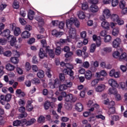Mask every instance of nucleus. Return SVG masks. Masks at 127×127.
<instances>
[{
  "label": "nucleus",
  "mask_w": 127,
  "mask_h": 127,
  "mask_svg": "<svg viewBox=\"0 0 127 127\" xmlns=\"http://www.w3.org/2000/svg\"><path fill=\"white\" fill-rule=\"evenodd\" d=\"M114 114H116V108L115 107H110L108 111L109 116L114 115Z\"/></svg>",
  "instance_id": "nucleus-30"
},
{
  "label": "nucleus",
  "mask_w": 127,
  "mask_h": 127,
  "mask_svg": "<svg viewBox=\"0 0 127 127\" xmlns=\"http://www.w3.org/2000/svg\"><path fill=\"white\" fill-rule=\"evenodd\" d=\"M111 17V12L110 10L105 9L103 11V15L100 17V20H106L107 18H110Z\"/></svg>",
  "instance_id": "nucleus-3"
},
{
  "label": "nucleus",
  "mask_w": 127,
  "mask_h": 127,
  "mask_svg": "<svg viewBox=\"0 0 127 127\" xmlns=\"http://www.w3.org/2000/svg\"><path fill=\"white\" fill-rule=\"evenodd\" d=\"M11 100V94H7L5 97V101L6 102H9Z\"/></svg>",
  "instance_id": "nucleus-44"
},
{
  "label": "nucleus",
  "mask_w": 127,
  "mask_h": 127,
  "mask_svg": "<svg viewBox=\"0 0 127 127\" xmlns=\"http://www.w3.org/2000/svg\"><path fill=\"white\" fill-rule=\"evenodd\" d=\"M33 84H40V80L38 78H34L31 80Z\"/></svg>",
  "instance_id": "nucleus-40"
},
{
  "label": "nucleus",
  "mask_w": 127,
  "mask_h": 127,
  "mask_svg": "<svg viewBox=\"0 0 127 127\" xmlns=\"http://www.w3.org/2000/svg\"><path fill=\"white\" fill-rule=\"evenodd\" d=\"M96 50V44H93L90 47V51L91 53H94L95 50Z\"/></svg>",
  "instance_id": "nucleus-42"
},
{
  "label": "nucleus",
  "mask_w": 127,
  "mask_h": 127,
  "mask_svg": "<svg viewBox=\"0 0 127 127\" xmlns=\"http://www.w3.org/2000/svg\"><path fill=\"white\" fill-rule=\"evenodd\" d=\"M25 30L26 31H30V30H32V27L30 25H26L25 26Z\"/></svg>",
  "instance_id": "nucleus-60"
},
{
  "label": "nucleus",
  "mask_w": 127,
  "mask_h": 127,
  "mask_svg": "<svg viewBox=\"0 0 127 127\" xmlns=\"http://www.w3.org/2000/svg\"><path fill=\"white\" fill-rule=\"evenodd\" d=\"M82 66L84 68L88 69V68L90 67V64L88 62H85L84 63H83Z\"/></svg>",
  "instance_id": "nucleus-56"
},
{
  "label": "nucleus",
  "mask_w": 127,
  "mask_h": 127,
  "mask_svg": "<svg viewBox=\"0 0 127 127\" xmlns=\"http://www.w3.org/2000/svg\"><path fill=\"white\" fill-rule=\"evenodd\" d=\"M101 26L105 29H108V28H110V24L107 21L103 20L101 23Z\"/></svg>",
  "instance_id": "nucleus-20"
},
{
  "label": "nucleus",
  "mask_w": 127,
  "mask_h": 127,
  "mask_svg": "<svg viewBox=\"0 0 127 127\" xmlns=\"http://www.w3.org/2000/svg\"><path fill=\"white\" fill-rule=\"evenodd\" d=\"M76 54L79 57H81L83 54V52L81 50H77L76 51Z\"/></svg>",
  "instance_id": "nucleus-55"
},
{
  "label": "nucleus",
  "mask_w": 127,
  "mask_h": 127,
  "mask_svg": "<svg viewBox=\"0 0 127 127\" xmlns=\"http://www.w3.org/2000/svg\"><path fill=\"white\" fill-rule=\"evenodd\" d=\"M104 80V78H101L99 79H94L91 82V87H95L96 85L99 83V81H103Z\"/></svg>",
  "instance_id": "nucleus-15"
},
{
  "label": "nucleus",
  "mask_w": 127,
  "mask_h": 127,
  "mask_svg": "<svg viewBox=\"0 0 127 127\" xmlns=\"http://www.w3.org/2000/svg\"><path fill=\"white\" fill-rule=\"evenodd\" d=\"M39 56L41 59H43L44 57H47V54L44 52V50H43V49H40Z\"/></svg>",
  "instance_id": "nucleus-13"
},
{
  "label": "nucleus",
  "mask_w": 127,
  "mask_h": 127,
  "mask_svg": "<svg viewBox=\"0 0 127 127\" xmlns=\"http://www.w3.org/2000/svg\"><path fill=\"white\" fill-rule=\"evenodd\" d=\"M77 15L80 19H84L86 17V14L83 11H78L77 12Z\"/></svg>",
  "instance_id": "nucleus-19"
},
{
  "label": "nucleus",
  "mask_w": 127,
  "mask_h": 127,
  "mask_svg": "<svg viewBox=\"0 0 127 127\" xmlns=\"http://www.w3.org/2000/svg\"><path fill=\"white\" fill-rule=\"evenodd\" d=\"M35 18L37 21H38L39 24H40V23H41L42 25L44 24V20L43 19H42V18H41V17L38 16H36Z\"/></svg>",
  "instance_id": "nucleus-33"
},
{
  "label": "nucleus",
  "mask_w": 127,
  "mask_h": 127,
  "mask_svg": "<svg viewBox=\"0 0 127 127\" xmlns=\"http://www.w3.org/2000/svg\"><path fill=\"white\" fill-rule=\"evenodd\" d=\"M85 77L86 80H90L93 78V73L90 70H87L85 73Z\"/></svg>",
  "instance_id": "nucleus-12"
},
{
  "label": "nucleus",
  "mask_w": 127,
  "mask_h": 127,
  "mask_svg": "<svg viewBox=\"0 0 127 127\" xmlns=\"http://www.w3.org/2000/svg\"><path fill=\"white\" fill-rule=\"evenodd\" d=\"M111 19L113 21H117L119 20V16L117 14H112L111 16Z\"/></svg>",
  "instance_id": "nucleus-35"
},
{
  "label": "nucleus",
  "mask_w": 127,
  "mask_h": 127,
  "mask_svg": "<svg viewBox=\"0 0 127 127\" xmlns=\"http://www.w3.org/2000/svg\"><path fill=\"white\" fill-rule=\"evenodd\" d=\"M75 109L78 112H82L83 110V105L80 103H78L75 105Z\"/></svg>",
  "instance_id": "nucleus-22"
},
{
  "label": "nucleus",
  "mask_w": 127,
  "mask_h": 127,
  "mask_svg": "<svg viewBox=\"0 0 127 127\" xmlns=\"http://www.w3.org/2000/svg\"><path fill=\"white\" fill-rule=\"evenodd\" d=\"M74 24L75 26L78 28L80 27V22L76 18H70V19L67 20L66 22V27L68 28L69 35L70 38L74 39L76 37V29L72 28V25Z\"/></svg>",
  "instance_id": "nucleus-1"
},
{
  "label": "nucleus",
  "mask_w": 127,
  "mask_h": 127,
  "mask_svg": "<svg viewBox=\"0 0 127 127\" xmlns=\"http://www.w3.org/2000/svg\"><path fill=\"white\" fill-rule=\"evenodd\" d=\"M113 57L114 58H119V57H120V52L118 51H115L113 53Z\"/></svg>",
  "instance_id": "nucleus-47"
},
{
  "label": "nucleus",
  "mask_w": 127,
  "mask_h": 127,
  "mask_svg": "<svg viewBox=\"0 0 127 127\" xmlns=\"http://www.w3.org/2000/svg\"><path fill=\"white\" fill-rule=\"evenodd\" d=\"M32 104V101H28L27 103V105L26 106V110L28 112H31L32 110H33V106L31 105Z\"/></svg>",
  "instance_id": "nucleus-17"
},
{
  "label": "nucleus",
  "mask_w": 127,
  "mask_h": 127,
  "mask_svg": "<svg viewBox=\"0 0 127 127\" xmlns=\"http://www.w3.org/2000/svg\"><path fill=\"white\" fill-rule=\"evenodd\" d=\"M73 99V95L72 94H70L69 95H66L65 98V101L66 102H70V101H72Z\"/></svg>",
  "instance_id": "nucleus-37"
},
{
  "label": "nucleus",
  "mask_w": 127,
  "mask_h": 127,
  "mask_svg": "<svg viewBox=\"0 0 127 127\" xmlns=\"http://www.w3.org/2000/svg\"><path fill=\"white\" fill-rule=\"evenodd\" d=\"M37 76L38 78H43V77H44V71H43V70L39 71L37 73Z\"/></svg>",
  "instance_id": "nucleus-36"
},
{
  "label": "nucleus",
  "mask_w": 127,
  "mask_h": 127,
  "mask_svg": "<svg viewBox=\"0 0 127 127\" xmlns=\"http://www.w3.org/2000/svg\"><path fill=\"white\" fill-rule=\"evenodd\" d=\"M41 43L43 45V47H45L46 49L47 47V43H46V40H42L41 41Z\"/></svg>",
  "instance_id": "nucleus-57"
},
{
  "label": "nucleus",
  "mask_w": 127,
  "mask_h": 127,
  "mask_svg": "<svg viewBox=\"0 0 127 127\" xmlns=\"http://www.w3.org/2000/svg\"><path fill=\"white\" fill-rule=\"evenodd\" d=\"M119 33H120V28H119L118 27H116L113 29V30L112 31V34L113 35H114V36H118Z\"/></svg>",
  "instance_id": "nucleus-28"
},
{
  "label": "nucleus",
  "mask_w": 127,
  "mask_h": 127,
  "mask_svg": "<svg viewBox=\"0 0 127 127\" xmlns=\"http://www.w3.org/2000/svg\"><path fill=\"white\" fill-rule=\"evenodd\" d=\"M103 51L106 53H110V52H112V47L104 48Z\"/></svg>",
  "instance_id": "nucleus-48"
},
{
  "label": "nucleus",
  "mask_w": 127,
  "mask_h": 127,
  "mask_svg": "<svg viewBox=\"0 0 127 127\" xmlns=\"http://www.w3.org/2000/svg\"><path fill=\"white\" fill-rule=\"evenodd\" d=\"M115 99L116 101H121L122 100V96L120 94H115Z\"/></svg>",
  "instance_id": "nucleus-64"
},
{
  "label": "nucleus",
  "mask_w": 127,
  "mask_h": 127,
  "mask_svg": "<svg viewBox=\"0 0 127 127\" xmlns=\"http://www.w3.org/2000/svg\"><path fill=\"white\" fill-rule=\"evenodd\" d=\"M72 86V82H66V84H61L59 86V91H64L67 89V87L70 88Z\"/></svg>",
  "instance_id": "nucleus-5"
},
{
  "label": "nucleus",
  "mask_w": 127,
  "mask_h": 127,
  "mask_svg": "<svg viewBox=\"0 0 127 127\" xmlns=\"http://www.w3.org/2000/svg\"><path fill=\"white\" fill-rule=\"evenodd\" d=\"M108 91L109 94H111L112 95H117V94H118V90H117L116 87L110 88L109 89Z\"/></svg>",
  "instance_id": "nucleus-26"
},
{
  "label": "nucleus",
  "mask_w": 127,
  "mask_h": 127,
  "mask_svg": "<svg viewBox=\"0 0 127 127\" xmlns=\"http://www.w3.org/2000/svg\"><path fill=\"white\" fill-rule=\"evenodd\" d=\"M10 38H11V40L10 41V44L11 46H14L17 48H18V45H17V41L16 40V37L13 36H10Z\"/></svg>",
  "instance_id": "nucleus-6"
},
{
  "label": "nucleus",
  "mask_w": 127,
  "mask_h": 127,
  "mask_svg": "<svg viewBox=\"0 0 127 127\" xmlns=\"http://www.w3.org/2000/svg\"><path fill=\"white\" fill-rule=\"evenodd\" d=\"M55 54L56 55H60L61 54V48L60 47H58L56 48L55 51Z\"/></svg>",
  "instance_id": "nucleus-46"
},
{
  "label": "nucleus",
  "mask_w": 127,
  "mask_h": 127,
  "mask_svg": "<svg viewBox=\"0 0 127 127\" xmlns=\"http://www.w3.org/2000/svg\"><path fill=\"white\" fill-rule=\"evenodd\" d=\"M10 31L9 29H6L3 32L1 31V35L4 36V37H7V38H10Z\"/></svg>",
  "instance_id": "nucleus-10"
},
{
  "label": "nucleus",
  "mask_w": 127,
  "mask_h": 127,
  "mask_svg": "<svg viewBox=\"0 0 127 127\" xmlns=\"http://www.w3.org/2000/svg\"><path fill=\"white\" fill-rule=\"evenodd\" d=\"M65 67L67 69L66 70L65 73L69 75L72 80L74 79V72L72 70V69L74 68V66L71 64H65Z\"/></svg>",
  "instance_id": "nucleus-2"
},
{
  "label": "nucleus",
  "mask_w": 127,
  "mask_h": 127,
  "mask_svg": "<svg viewBox=\"0 0 127 127\" xmlns=\"http://www.w3.org/2000/svg\"><path fill=\"white\" fill-rule=\"evenodd\" d=\"M51 104H50V102H49L48 101H47L45 102L44 104V108L45 109L47 110L49 109L50 107Z\"/></svg>",
  "instance_id": "nucleus-39"
},
{
  "label": "nucleus",
  "mask_w": 127,
  "mask_h": 127,
  "mask_svg": "<svg viewBox=\"0 0 127 127\" xmlns=\"http://www.w3.org/2000/svg\"><path fill=\"white\" fill-rule=\"evenodd\" d=\"M81 7L83 10H86V9H88L89 6L88 5V4L83 3V4H82Z\"/></svg>",
  "instance_id": "nucleus-61"
},
{
  "label": "nucleus",
  "mask_w": 127,
  "mask_h": 127,
  "mask_svg": "<svg viewBox=\"0 0 127 127\" xmlns=\"http://www.w3.org/2000/svg\"><path fill=\"white\" fill-rule=\"evenodd\" d=\"M126 4L125 0H121L119 3V6L120 8H124L126 7Z\"/></svg>",
  "instance_id": "nucleus-38"
},
{
  "label": "nucleus",
  "mask_w": 127,
  "mask_h": 127,
  "mask_svg": "<svg viewBox=\"0 0 127 127\" xmlns=\"http://www.w3.org/2000/svg\"><path fill=\"white\" fill-rule=\"evenodd\" d=\"M112 39V37L110 35H107L104 38L105 42H110Z\"/></svg>",
  "instance_id": "nucleus-50"
},
{
  "label": "nucleus",
  "mask_w": 127,
  "mask_h": 127,
  "mask_svg": "<svg viewBox=\"0 0 127 127\" xmlns=\"http://www.w3.org/2000/svg\"><path fill=\"white\" fill-rule=\"evenodd\" d=\"M119 4V0H112V5L113 7L117 6Z\"/></svg>",
  "instance_id": "nucleus-49"
},
{
  "label": "nucleus",
  "mask_w": 127,
  "mask_h": 127,
  "mask_svg": "<svg viewBox=\"0 0 127 127\" xmlns=\"http://www.w3.org/2000/svg\"><path fill=\"white\" fill-rule=\"evenodd\" d=\"M25 68L27 71H29V70L31 69V66H30V64H29V63H26Z\"/></svg>",
  "instance_id": "nucleus-63"
},
{
  "label": "nucleus",
  "mask_w": 127,
  "mask_h": 127,
  "mask_svg": "<svg viewBox=\"0 0 127 127\" xmlns=\"http://www.w3.org/2000/svg\"><path fill=\"white\" fill-rule=\"evenodd\" d=\"M121 43H122V39L120 38H117L114 39L112 42V46L113 48H118L120 47V45H121Z\"/></svg>",
  "instance_id": "nucleus-4"
},
{
  "label": "nucleus",
  "mask_w": 127,
  "mask_h": 127,
  "mask_svg": "<svg viewBox=\"0 0 127 127\" xmlns=\"http://www.w3.org/2000/svg\"><path fill=\"white\" fill-rule=\"evenodd\" d=\"M54 88H58L60 86V81L58 79H56L54 80Z\"/></svg>",
  "instance_id": "nucleus-34"
},
{
  "label": "nucleus",
  "mask_w": 127,
  "mask_h": 127,
  "mask_svg": "<svg viewBox=\"0 0 127 127\" xmlns=\"http://www.w3.org/2000/svg\"><path fill=\"white\" fill-rule=\"evenodd\" d=\"M45 121V118L44 117L41 116L40 117H39L38 119V122L40 123L41 124V123H43Z\"/></svg>",
  "instance_id": "nucleus-52"
},
{
  "label": "nucleus",
  "mask_w": 127,
  "mask_h": 127,
  "mask_svg": "<svg viewBox=\"0 0 127 127\" xmlns=\"http://www.w3.org/2000/svg\"><path fill=\"white\" fill-rule=\"evenodd\" d=\"M5 68L8 71H13L15 69V66L10 64H8L5 65Z\"/></svg>",
  "instance_id": "nucleus-23"
},
{
  "label": "nucleus",
  "mask_w": 127,
  "mask_h": 127,
  "mask_svg": "<svg viewBox=\"0 0 127 127\" xmlns=\"http://www.w3.org/2000/svg\"><path fill=\"white\" fill-rule=\"evenodd\" d=\"M28 18L30 20H32L34 18V11L32 10H30L28 13Z\"/></svg>",
  "instance_id": "nucleus-25"
},
{
  "label": "nucleus",
  "mask_w": 127,
  "mask_h": 127,
  "mask_svg": "<svg viewBox=\"0 0 127 127\" xmlns=\"http://www.w3.org/2000/svg\"><path fill=\"white\" fill-rule=\"evenodd\" d=\"M46 50V52H48L49 55L51 58H54L55 54L53 50L49 49V47H47Z\"/></svg>",
  "instance_id": "nucleus-18"
},
{
  "label": "nucleus",
  "mask_w": 127,
  "mask_h": 127,
  "mask_svg": "<svg viewBox=\"0 0 127 127\" xmlns=\"http://www.w3.org/2000/svg\"><path fill=\"white\" fill-rule=\"evenodd\" d=\"M72 108H73V107L72 106L71 104H65L66 110H67L68 111H71V110H72Z\"/></svg>",
  "instance_id": "nucleus-54"
},
{
  "label": "nucleus",
  "mask_w": 127,
  "mask_h": 127,
  "mask_svg": "<svg viewBox=\"0 0 127 127\" xmlns=\"http://www.w3.org/2000/svg\"><path fill=\"white\" fill-rule=\"evenodd\" d=\"M59 77L62 82H64V81H65V75H64V74L60 73Z\"/></svg>",
  "instance_id": "nucleus-59"
},
{
  "label": "nucleus",
  "mask_w": 127,
  "mask_h": 127,
  "mask_svg": "<svg viewBox=\"0 0 127 127\" xmlns=\"http://www.w3.org/2000/svg\"><path fill=\"white\" fill-rule=\"evenodd\" d=\"M19 21L22 25L26 24V21L23 18H19Z\"/></svg>",
  "instance_id": "nucleus-58"
},
{
  "label": "nucleus",
  "mask_w": 127,
  "mask_h": 127,
  "mask_svg": "<svg viewBox=\"0 0 127 127\" xmlns=\"http://www.w3.org/2000/svg\"><path fill=\"white\" fill-rule=\"evenodd\" d=\"M93 39L94 41H96L97 46L101 45V37L100 36L97 37L96 35H94L93 36Z\"/></svg>",
  "instance_id": "nucleus-14"
},
{
  "label": "nucleus",
  "mask_w": 127,
  "mask_h": 127,
  "mask_svg": "<svg viewBox=\"0 0 127 127\" xmlns=\"http://www.w3.org/2000/svg\"><path fill=\"white\" fill-rule=\"evenodd\" d=\"M11 52L10 51H6L3 53L4 56H6V57H10L11 56Z\"/></svg>",
  "instance_id": "nucleus-41"
},
{
  "label": "nucleus",
  "mask_w": 127,
  "mask_h": 127,
  "mask_svg": "<svg viewBox=\"0 0 127 127\" xmlns=\"http://www.w3.org/2000/svg\"><path fill=\"white\" fill-rule=\"evenodd\" d=\"M4 67L3 66H0V77L4 74Z\"/></svg>",
  "instance_id": "nucleus-51"
},
{
  "label": "nucleus",
  "mask_w": 127,
  "mask_h": 127,
  "mask_svg": "<svg viewBox=\"0 0 127 127\" xmlns=\"http://www.w3.org/2000/svg\"><path fill=\"white\" fill-rule=\"evenodd\" d=\"M120 61H122V60H125L127 61V54L126 53H124L121 55L119 58Z\"/></svg>",
  "instance_id": "nucleus-27"
},
{
  "label": "nucleus",
  "mask_w": 127,
  "mask_h": 127,
  "mask_svg": "<svg viewBox=\"0 0 127 127\" xmlns=\"http://www.w3.org/2000/svg\"><path fill=\"white\" fill-rule=\"evenodd\" d=\"M13 7L14 8H16L17 9V8H19V5L18 4V2L16 0H15L13 3Z\"/></svg>",
  "instance_id": "nucleus-53"
},
{
  "label": "nucleus",
  "mask_w": 127,
  "mask_h": 127,
  "mask_svg": "<svg viewBox=\"0 0 127 127\" xmlns=\"http://www.w3.org/2000/svg\"><path fill=\"white\" fill-rule=\"evenodd\" d=\"M35 122H36V120H35V119H31L25 123V126L28 127V126H31V125H33Z\"/></svg>",
  "instance_id": "nucleus-24"
},
{
  "label": "nucleus",
  "mask_w": 127,
  "mask_h": 127,
  "mask_svg": "<svg viewBox=\"0 0 127 127\" xmlns=\"http://www.w3.org/2000/svg\"><path fill=\"white\" fill-rule=\"evenodd\" d=\"M120 71H116L114 69H112L109 72V76L110 77H114V78H120Z\"/></svg>",
  "instance_id": "nucleus-7"
},
{
  "label": "nucleus",
  "mask_w": 127,
  "mask_h": 127,
  "mask_svg": "<svg viewBox=\"0 0 127 127\" xmlns=\"http://www.w3.org/2000/svg\"><path fill=\"white\" fill-rule=\"evenodd\" d=\"M72 38H70V35H69V36L67 37L66 39H61L60 40V42L61 43H66V42H71V41H72Z\"/></svg>",
  "instance_id": "nucleus-29"
},
{
  "label": "nucleus",
  "mask_w": 127,
  "mask_h": 127,
  "mask_svg": "<svg viewBox=\"0 0 127 127\" xmlns=\"http://www.w3.org/2000/svg\"><path fill=\"white\" fill-rule=\"evenodd\" d=\"M14 127H18L21 125V121L19 120H16L13 122V124Z\"/></svg>",
  "instance_id": "nucleus-43"
},
{
  "label": "nucleus",
  "mask_w": 127,
  "mask_h": 127,
  "mask_svg": "<svg viewBox=\"0 0 127 127\" xmlns=\"http://www.w3.org/2000/svg\"><path fill=\"white\" fill-rule=\"evenodd\" d=\"M73 54H74V53L72 52H67L65 54V57L66 58H69V57H72V56H73Z\"/></svg>",
  "instance_id": "nucleus-45"
},
{
  "label": "nucleus",
  "mask_w": 127,
  "mask_h": 127,
  "mask_svg": "<svg viewBox=\"0 0 127 127\" xmlns=\"http://www.w3.org/2000/svg\"><path fill=\"white\" fill-rule=\"evenodd\" d=\"M21 33V31H20V29L19 27L15 28L14 30V34L15 36H18L19 34Z\"/></svg>",
  "instance_id": "nucleus-31"
},
{
  "label": "nucleus",
  "mask_w": 127,
  "mask_h": 127,
  "mask_svg": "<svg viewBox=\"0 0 127 127\" xmlns=\"http://www.w3.org/2000/svg\"><path fill=\"white\" fill-rule=\"evenodd\" d=\"M105 89H106V85L105 84H99L95 88L96 92L98 93H102L103 91H104Z\"/></svg>",
  "instance_id": "nucleus-9"
},
{
  "label": "nucleus",
  "mask_w": 127,
  "mask_h": 127,
  "mask_svg": "<svg viewBox=\"0 0 127 127\" xmlns=\"http://www.w3.org/2000/svg\"><path fill=\"white\" fill-rule=\"evenodd\" d=\"M64 33L63 32H58L56 30H53L52 32V35H54L55 37H60L62 35H63Z\"/></svg>",
  "instance_id": "nucleus-11"
},
{
  "label": "nucleus",
  "mask_w": 127,
  "mask_h": 127,
  "mask_svg": "<svg viewBox=\"0 0 127 127\" xmlns=\"http://www.w3.org/2000/svg\"><path fill=\"white\" fill-rule=\"evenodd\" d=\"M108 84L110 85V86H111L112 88H118V87H119L118 82L114 79H109L108 80Z\"/></svg>",
  "instance_id": "nucleus-8"
},
{
  "label": "nucleus",
  "mask_w": 127,
  "mask_h": 127,
  "mask_svg": "<svg viewBox=\"0 0 127 127\" xmlns=\"http://www.w3.org/2000/svg\"><path fill=\"white\" fill-rule=\"evenodd\" d=\"M50 69L49 68H47L46 69V74L47 75V76L49 77V78H51L52 75L51 74V73H50Z\"/></svg>",
  "instance_id": "nucleus-62"
},
{
  "label": "nucleus",
  "mask_w": 127,
  "mask_h": 127,
  "mask_svg": "<svg viewBox=\"0 0 127 127\" xmlns=\"http://www.w3.org/2000/svg\"><path fill=\"white\" fill-rule=\"evenodd\" d=\"M21 36L22 38H29L30 37V33L27 31H25L22 33Z\"/></svg>",
  "instance_id": "nucleus-21"
},
{
  "label": "nucleus",
  "mask_w": 127,
  "mask_h": 127,
  "mask_svg": "<svg viewBox=\"0 0 127 127\" xmlns=\"http://www.w3.org/2000/svg\"><path fill=\"white\" fill-rule=\"evenodd\" d=\"M90 10L91 12H98L99 11V7L96 5H91L90 7Z\"/></svg>",
  "instance_id": "nucleus-16"
},
{
  "label": "nucleus",
  "mask_w": 127,
  "mask_h": 127,
  "mask_svg": "<svg viewBox=\"0 0 127 127\" xmlns=\"http://www.w3.org/2000/svg\"><path fill=\"white\" fill-rule=\"evenodd\" d=\"M19 62V60H18V58L16 57H12L10 58V62L13 64H17Z\"/></svg>",
  "instance_id": "nucleus-32"
}]
</instances>
